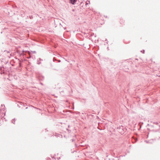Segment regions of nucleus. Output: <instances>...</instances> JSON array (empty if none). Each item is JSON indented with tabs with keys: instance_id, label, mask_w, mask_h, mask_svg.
<instances>
[{
	"instance_id": "4",
	"label": "nucleus",
	"mask_w": 160,
	"mask_h": 160,
	"mask_svg": "<svg viewBox=\"0 0 160 160\" xmlns=\"http://www.w3.org/2000/svg\"><path fill=\"white\" fill-rule=\"evenodd\" d=\"M39 59L40 60H41V59L40 58H39Z\"/></svg>"
},
{
	"instance_id": "1",
	"label": "nucleus",
	"mask_w": 160,
	"mask_h": 160,
	"mask_svg": "<svg viewBox=\"0 0 160 160\" xmlns=\"http://www.w3.org/2000/svg\"><path fill=\"white\" fill-rule=\"evenodd\" d=\"M118 131L121 134H123L124 132V130L122 126H120L118 128Z\"/></svg>"
},
{
	"instance_id": "2",
	"label": "nucleus",
	"mask_w": 160,
	"mask_h": 160,
	"mask_svg": "<svg viewBox=\"0 0 160 160\" xmlns=\"http://www.w3.org/2000/svg\"><path fill=\"white\" fill-rule=\"evenodd\" d=\"M15 119H13L12 120V123H13V124H15Z\"/></svg>"
},
{
	"instance_id": "5",
	"label": "nucleus",
	"mask_w": 160,
	"mask_h": 160,
	"mask_svg": "<svg viewBox=\"0 0 160 160\" xmlns=\"http://www.w3.org/2000/svg\"><path fill=\"white\" fill-rule=\"evenodd\" d=\"M33 53H35V51H33Z\"/></svg>"
},
{
	"instance_id": "3",
	"label": "nucleus",
	"mask_w": 160,
	"mask_h": 160,
	"mask_svg": "<svg viewBox=\"0 0 160 160\" xmlns=\"http://www.w3.org/2000/svg\"><path fill=\"white\" fill-rule=\"evenodd\" d=\"M144 52H145L144 50H143V51H142V53H144Z\"/></svg>"
}]
</instances>
